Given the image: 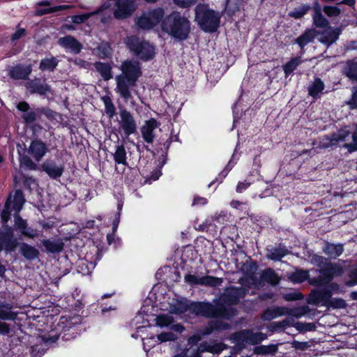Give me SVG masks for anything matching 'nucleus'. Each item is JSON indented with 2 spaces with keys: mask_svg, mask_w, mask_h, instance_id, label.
Masks as SVG:
<instances>
[{
  "mask_svg": "<svg viewBox=\"0 0 357 357\" xmlns=\"http://www.w3.org/2000/svg\"><path fill=\"white\" fill-rule=\"evenodd\" d=\"M201 339L202 337L199 334H194L188 338V344L189 345V347H195V346L197 345Z\"/></svg>",
  "mask_w": 357,
  "mask_h": 357,
  "instance_id": "338daca9",
  "label": "nucleus"
},
{
  "mask_svg": "<svg viewBox=\"0 0 357 357\" xmlns=\"http://www.w3.org/2000/svg\"><path fill=\"white\" fill-rule=\"evenodd\" d=\"M17 313L12 310V305L7 303L0 304V319L3 320H15Z\"/></svg>",
  "mask_w": 357,
  "mask_h": 357,
  "instance_id": "2f4dec72",
  "label": "nucleus"
},
{
  "mask_svg": "<svg viewBox=\"0 0 357 357\" xmlns=\"http://www.w3.org/2000/svg\"><path fill=\"white\" fill-rule=\"evenodd\" d=\"M126 45L135 55L143 61L150 60L155 55L154 47L147 41L140 40L136 36L128 37Z\"/></svg>",
  "mask_w": 357,
  "mask_h": 357,
  "instance_id": "0eeeda50",
  "label": "nucleus"
},
{
  "mask_svg": "<svg viewBox=\"0 0 357 357\" xmlns=\"http://www.w3.org/2000/svg\"><path fill=\"white\" fill-rule=\"evenodd\" d=\"M340 34V30L339 29L328 27L323 31L320 41L330 46L338 39Z\"/></svg>",
  "mask_w": 357,
  "mask_h": 357,
  "instance_id": "5701e85b",
  "label": "nucleus"
},
{
  "mask_svg": "<svg viewBox=\"0 0 357 357\" xmlns=\"http://www.w3.org/2000/svg\"><path fill=\"white\" fill-rule=\"evenodd\" d=\"M24 202L23 193L20 190H16L13 197L11 195L8 197L5 204L4 208L1 213L3 225L6 224L10 218L11 211H13L15 213H18L21 211Z\"/></svg>",
  "mask_w": 357,
  "mask_h": 357,
  "instance_id": "1a4fd4ad",
  "label": "nucleus"
},
{
  "mask_svg": "<svg viewBox=\"0 0 357 357\" xmlns=\"http://www.w3.org/2000/svg\"><path fill=\"white\" fill-rule=\"evenodd\" d=\"M351 109L357 108V87L352 89V97L347 102Z\"/></svg>",
  "mask_w": 357,
  "mask_h": 357,
  "instance_id": "774afa93",
  "label": "nucleus"
},
{
  "mask_svg": "<svg viewBox=\"0 0 357 357\" xmlns=\"http://www.w3.org/2000/svg\"><path fill=\"white\" fill-rule=\"evenodd\" d=\"M278 344L261 345L255 347L254 352L257 354H273L278 350Z\"/></svg>",
  "mask_w": 357,
  "mask_h": 357,
  "instance_id": "a18cd8bd",
  "label": "nucleus"
},
{
  "mask_svg": "<svg viewBox=\"0 0 357 357\" xmlns=\"http://www.w3.org/2000/svg\"><path fill=\"white\" fill-rule=\"evenodd\" d=\"M43 169L52 178H59L63 172V167L57 165L54 161L46 160L42 165Z\"/></svg>",
  "mask_w": 357,
  "mask_h": 357,
  "instance_id": "412c9836",
  "label": "nucleus"
},
{
  "mask_svg": "<svg viewBox=\"0 0 357 357\" xmlns=\"http://www.w3.org/2000/svg\"><path fill=\"white\" fill-rule=\"evenodd\" d=\"M3 227L6 229V232L3 234V247L6 251H13L17 245V239L13 238V231L11 227H8L5 225Z\"/></svg>",
  "mask_w": 357,
  "mask_h": 357,
  "instance_id": "4be33fe9",
  "label": "nucleus"
},
{
  "mask_svg": "<svg viewBox=\"0 0 357 357\" xmlns=\"http://www.w3.org/2000/svg\"><path fill=\"white\" fill-rule=\"evenodd\" d=\"M316 273H319L320 276L309 279V284L314 286H319L324 283L331 282L335 275H341L342 271L337 265L331 263H327L324 268L320 270H315Z\"/></svg>",
  "mask_w": 357,
  "mask_h": 357,
  "instance_id": "9b49d317",
  "label": "nucleus"
},
{
  "mask_svg": "<svg viewBox=\"0 0 357 357\" xmlns=\"http://www.w3.org/2000/svg\"><path fill=\"white\" fill-rule=\"evenodd\" d=\"M331 291L326 288L312 290L307 298V303L311 305L326 306L330 301Z\"/></svg>",
  "mask_w": 357,
  "mask_h": 357,
  "instance_id": "ddd939ff",
  "label": "nucleus"
},
{
  "mask_svg": "<svg viewBox=\"0 0 357 357\" xmlns=\"http://www.w3.org/2000/svg\"><path fill=\"white\" fill-rule=\"evenodd\" d=\"M164 15L165 10L162 8L149 10L135 19V24L141 29L149 30L162 23Z\"/></svg>",
  "mask_w": 357,
  "mask_h": 357,
  "instance_id": "6e6552de",
  "label": "nucleus"
},
{
  "mask_svg": "<svg viewBox=\"0 0 357 357\" xmlns=\"http://www.w3.org/2000/svg\"><path fill=\"white\" fill-rule=\"evenodd\" d=\"M227 346L222 342H215L213 341H204L195 347V351L198 352L200 356L204 353L208 352L213 354H218L223 350L227 349Z\"/></svg>",
  "mask_w": 357,
  "mask_h": 357,
  "instance_id": "4468645a",
  "label": "nucleus"
},
{
  "mask_svg": "<svg viewBox=\"0 0 357 357\" xmlns=\"http://www.w3.org/2000/svg\"><path fill=\"white\" fill-rule=\"evenodd\" d=\"M60 46L73 54H78L82 49V45L75 38L67 36L60 38L58 40Z\"/></svg>",
  "mask_w": 357,
  "mask_h": 357,
  "instance_id": "aec40b11",
  "label": "nucleus"
},
{
  "mask_svg": "<svg viewBox=\"0 0 357 357\" xmlns=\"http://www.w3.org/2000/svg\"><path fill=\"white\" fill-rule=\"evenodd\" d=\"M283 315H297L294 309H291L285 307H275L273 308H267L264 310L261 315V319L264 321H270L273 319L280 317Z\"/></svg>",
  "mask_w": 357,
  "mask_h": 357,
  "instance_id": "2eb2a0df",
  "label": "nucleus"
},
{
  "mask_svg": "<svg viewBox=\"0 0 357 357\" xmlns=\"http://www.w3.org/2000/svg\"><path fill=\"white\" fill-rule=\"evenodd\" d=\"M113 155L116 164L128 165L126 160V152L123 145H119L116 146V151Z\"/></svg>",
  "mask_w": 357,
  "mask_h": 357,
  "instance_id": "4c0bfd02",
  "label": "nucleus"
},
{
  "mask_svg": "<svg viewBox=\"0 0 357 357\" xmlns=\"http://www.w3.org/2000/svg\"><path fill=\"white\" fill-rule=\"evenodd\" d=\"M82 322L79 315L73 317H61L58 324V327L63 331L62 338L68 340L74 338L78 334V327Z\"/></svg>",
  "mask_w": 357,
  "mask_h": 357,
  "instance_id": "9d476101",
  "label": "nucleus"
},
{
  "mask_svg": "<svg viewBox=\"0 0 357 357\" xmlns=\"http://www.w3.org/2000/svg\"><path fill=\"white\" fill-rule=\"evenodd\" d=\"M344 251L343 245L327 243L323 248V252L329 257L335 259L340 256Z\"/></svg>",
  "mask_w": 357,
  "mask_h": 357,
  "instance_id": "393cba45",
  "label": "nucleus"
},
{
  "mask_svg": "<svg viewBox=\"0 0 357 357\" xmlns=\"http://www.w3.org/2000/svg\"><path fill=\"white\" fill-rule=\"evenodd\" d=\"M92 13H84L82 15H77L72 17V22L75 24H81L88 20Z\"/></svg>",
  "mask_w": 357,
  "mask_h": 357,
  "instance_id": "0e129e2a",
  "label": "nucleus"
},
{
  "mask_svg": "<svg viewBox=\"0 0 357 357\" xmlns=\"http://www.w3.org/2000/svg\"><path fill=\"white\" fill-rule=\"evenodd\" d=\"M96 264L93 262H89L84 259H80L77 264V272L82 275L91 274L95 268Z\"/></svg>",
  "mask_w": 357,
  "mask_h": 357,
  "instance_id": "c9c22d12",
  "label": "nucleus"
},
{
  "mask_svg": "<svg viewBox=\"0 0 357 357\" xmlns=\"http://www.w3.org/2000/svg\"><path fill=\"white\" fill-rule=\"evenodd\" d=\"M58 64V60L54 57L45 58L41 60L40 63V69L42 70H50L52 71L56 67Z\"/></svg>",
  "mask_w": 357,
  "mask_h": 357,
  "instance_id": "c03bdc74",
  "label": "nucleus"
},
{
  "mask_svg": "<svg viewBox=\"0 0 357 357\" xmlns=\"http://www.w3.org/2000/svg\"><path fill=\"white\" fill-rule=\"evenodd\" d=\"M20 253L28 260H33L38 257V250L34 247L26 243H22L20 246Z\"/></svg>",
  "mask_w": 357,
  "mask_h": 357,
  "instance_id": "7c9ffc66",
  "label": "nucleus"
},
{
  "mask_svg": "<svg viewBox=\"0 0 357 357\" xmlns=\"http://www.w3.org/2000/svg\"><path fill=\"white\" fill-rule=\"evenodd\" d=\"M30 87L32 89L33 92L38 93L40 95H45L50 91V88L47 84L31 82Z\"/></svg>",
  "mask_w": 357,
  "mask_h": 357,
  "instance_id": "8fccbe9b",
  "label": "nucleus"
},
{
  "mask_svg": "<svg viewBox=\"0 0 357 357\" xmlns=\"http://www.w3.org/2000/svg\"><path fill=\"white\" fill-rule=\"evenodd\" d=\"M173 1L178 7L185 8L195 4L197 0H173Z\"/></svg>",
  "mask_w": 357,
  "mask_h": 357,
  "instance_id": "69168bd1",
  "label": "nucleus"
},
{
  "mask_svg": "<svg viewBox=\"0 0 357 357\" xmlns=\"http://www.w3.org/2000/svg\"><path fill=\"white\" fill-rule=\"evenodd\" d=\"M31 72V67L30 65L28 66H16L10 70V76L17 79H26L29 75Z\"/></svg>",
  "mask_w": 357,
  "mask_h": 357,
  "instance_id": "b1692460",
  "label": "nucleus"
},
{
  "mask_svg": "<svg viewBox=\"0 0 357 357\" xmlns=\"http://www.w3.org/2000/svg\"><path fill=\"white\" fill-rule=\"evenodd\" d=\"M310 261L312 264L316 265L319 268H324V266L328 263L326 259L317 255H313L311 257Z\"/></svg>",
  "mask_w": 357,
  "mask_h": 357,
  "instance_id": "680f3d73",
  "label": "nucleus"
},
{
  "mask_svg": "<svg viewBox=\"0 0 357 357\" xmlns=\"http://www.w3.org/2000/svg\"><path fill=\"white\" fill-rule=\"evenodd\" d=\"M191 312L206 317H219L216 320L214 328L217 330H226L230 328V325L225 323L222 319H230L236 314V310L231 305H228L224 309L217 307L208 303H192L188 306Z\"/></svg>",
  "mask_w": 357,
  "mask_h": 357,
  "instance_id": "f03ea898",
  "label": "nucleus"
},
{
  "mask_svg": "<svg viewBox=\"0 0 357 357\" xmlns=\"http://www.w3.org/2000/svg\"><path fill=\"white\" fill-rule=\"evenodd\" d=\"M223 282L222 278L211 275L202 276V286L215 287H219Z\"/></svg>",
  "mask_w": 357,
  "mask_h": 357,
  "instance_id": "58836bf2",
  "label": "nucleus"
},
{
  "mask_svg": "<svg viewBox=\"0 0 357 357\" xmlns=\"http://www.w3.org/2000/svg\"><path fill=\"white\" fill-rule=\"evenodd\" d=\"M301 63V60L299 57L291 59L285 65L283 66V70L286 76L293 73L294 70Z\"/></svg>",
  "mask_w": 357,
  "mask_h": 357,
  "instance_id": "de8ad7c7",
  "label": "nucleus"
},
{
  "mask_svg": "<svg viewBox=\"0 0 357 357\" xmlns=\"http://www.w3.org/2000/svg\"><path fill=\"white\" fill-rule=\"evenodd\" d=\"M119 69L121 73L115 77V91L124 100L128 101L132 98V89L136 86L138 79L142 76V66L139 61L126 60L122 62Z\"/></svg>",
  "mask_w": 357,
  "mask_h": 357,
  "instance_id": "f257e3e1",
  "label": "nucleus"
},
{
  "mask_svg": "<svg viewBox=\"0 0 357 357\" xmlns=\"http://www.w3.org/2000/svg\"><path fill=\"white\" fill-rule=\"evenodd\" d=\"M314 14L312 16L314 24L317 27H327L328 20L321 13V8L318 2H315L313 6Z\"/></svg>",
  "mask_w": 357,
  "mask_h": 357,
  "instance_id": "cd10ccee",
  "label": "nucleus"
},
{
  "mask_svg": "<svg viewBox=\"0 0 357 357\" xmlns=\"http://www.w3.org/2000/svg\"><path fill=\"white\" fill-rule=\"evenodd\" d=\"M313 39V36L310 33H305L296 39V43L301 47H303L311 42Z\"/></svg>",
  "mask_w": 357,
  "mask_h": 357,
  "instance_id": "bf43d9fd",
  "label": "nucleus"
},
{
  "mask_svg": "<svg viewBox=\"0 0 357 357\" xmlns=\"http://www.w3.org/2000/svg\"><path fill=\"white\" fill-rule=\"evenodd\" d=\"M43 245L45 247L47 252L50 253H56L62 250L63 243L59 239H47L42 241Z\"/></svg>",
  "mask_w": 357,
  "mask_h": 357,
  "instance_id": "c85d7f7f",
  "label": "nucleus"
},
{
  "mask_svg": "<svg viewBox=\"0 0 357 357\" xmlns=\"http://www.w3.org/2000/svg\"><path fill=\"white\" fill-rule=\"evenodd\" d=\"M289 279L295 284L301 283L306 280H309V272L304 270H296L289 275Z\"/></svg>",
  "mask_w": 357,
  "mask_h": 357,
  "instance_id": "e433bc0d",
  "label": "nucleus"
},
{
  "mask_svg": "<svg viewBox=\"0 0 357 357\" xmlns=\"http://www.w3.org/2000/svg\"><path fill=\"white\" fill-rule=\"evenodd\" d=\"M40 112H42V111L40 109H37L34 111H29L23 114L22 118L26 123H31L36 120L38 114Z\"/></svg>",
  "mask_w": 357,
  "mask_h": 357,
  "instance_id": "13d9d810",
  "label": "nucleus"
},
{
  "mask_svg": "<svg viewBox=\"0 0 357 357\" xmlns=\"http://www.w3.org/2000/svg\"><path fill=\"white\" fill-rule=\"evenodd\" d=\"M104 105L105 113L109 118H113L116 114L115 107L109 96H105L101 98Z\"/></svg>",
  "mask_w": 357,
  "mask_h": 357,
  "instance_id": "79ce46f5",
  "label": "nucleus"
},
{
  "mask_svg": "<svg viewBox=\"0 0 357 357\" xmlns=\"http://www.w3.org/2000/svg\"><path fill=\"white\" fill-rule=\"evenodd\" d=\"M289 253L285 247L274 248L268 250L267 258L273 261H280L282 257Z\"/></svg>",
  "mask_w": 357,
  "mask_h": 357,
  "instance_id": "473e14b6",
  "label": "nucleus"
},
{
  "mask_svg": "<svg viewBox=\"0 0 357 357\" xmlns=\"http://www.w3.org/2000/svg\"><path fill=\"white\" fill-rule=\"evenodd\" d=\"M333 146H342L350 152L357 151V126L351 135L350 131L344 128L331 136L324 137L320 142V146L324 149Z\"/></svg>",
  "mask_w": 357,
  "mask_h": 357,
  "instance_id": "20e7f679",
  "label": "nucleus"
},
{
  "mask_svg": "<svg viewBox=\"0 0 357 357\" xmlns=\"http://www.w3.org/2000/svg\"><path fill=\"white\" fill-rule=\"evenodd\" d=\"M283 298L287 301H298L303 298V295L299 291L294 290L284 294Z\"/></svg>",
  "mask_w": 357,
  "mask_h": 357,
  "instance_id": "6e6d98bb",
  "label": "nucleus"
},
{
  "mask_svg": "<svg viewBox=\"0 0 357 357\" xmlns=\"http://www.w3.org/2000/svg\"><path fill=\"white\" fill-rule=\"evenodd\" d=\"M245 295L244 291L242 289L237 288H231L227 291L226 296H231V298H228V301H229L231 304H234L237 303L240 298V296H243Z\"/></svg>",
  "mask_w": 357,
  "mask_h": 357,
  "instance_id": "37998d69",
  "label": "nucleus"
},
{
  "mask_svg": "<svg viewBox=\"0 0 357 357\" xmlns=\"http://www.w3.org/2000/svg\"><path fill=\"white\" fill-rule=\"evenodd\" d=\"M173 321V317L169 314H160L155 319L156 326L161 328H169Z\"/></svg>",
  "mask_w": 357,
  "mask_h": 357,
  "instance_id": "49530a36",
  "label": "nucleus"
},
{
  "mask_svg": "<svg viewBox=\"0 0 357 357\" xmlns=\"http://www.w3.org/2000/svg\"><path fill=\"white\" fill-rule=\"evenodd\" d=\"M144 350L148 351L151 348L155 347L157 344H160L157 336L151 335L149 337H142Z\"/></svg>",
  "mask_w": 357,
  "mask_h": 357,
  "instance_id": "09e8293b",
  "label": "nucleus"
},
{
  "mask_svg": "<svg viewBox=\"0 0 357 357\" xmlns=\"http://www.w3.org/2000/svg\"><path fill=\"white\" fill-rule=\"evenodd\" d=\"M252 183V181L245 180L244 181H239L236 187V191L238 193H242L245 190H247L250 185Z\"/></svg>",
  "mask_w": 357,
  "mask_h": 357,
  "instance_id": "e2e57ef3",
  "label": "nucleus"
},
{
  "mask_svg": "<svg viewBox=\"0 0 357 357\" xmlns=\"http://www.w3.org/2000/svg\"><path fill=\"white\" fill-rule=\"evenodd\" d=\"M58 335H48L44 336L40 340V344H36L31 348V357H40L43 356L49 346L55 343L58 340Z\"/></svg>",
  "mask_w": 357,
  "mask_h": 357,
  "instance_id": "f3484780",
  "label": "nucleus"
},
{
  "mask_svg": "<svg viewBox=\"0 0 357 357\" xmlns=\"http://www.w3.org/2000/svg\"><path fill=\"white\" fill-rule=\"evenodd\" d=\"M219 13L209 8L208 5L198 4L195 8V21L205 32H215L220 21Z\"/></svg>",
  "mask_w": 357,
  "mask_h": 357,
  "instance_id": "39448f33",
  "label": "nucleus"
},
{
  "mask_svg": "<svg viewBox=\"0 0 357 357\" xmlns=\"http://www.w3.org/2000/svg\"><path fill=\"white\" fill-rule=\"evenodd\" d=\"M96 52L100 59H106L112 55V50L109 44L102 43L96 49Z\"/></svg>",
  "mask_w": 357,
  "mask_h": 357,
  "instance_id": "a19ab883",
  "label": "nucleus"
},
{
  "mask_svg": "<svg viewBox=\"0 0 357 357\" xmlns=\"http://www.w3.org/2000/svg\"><path fill=\"white\" fill-rule=\"evenodd\" d=\"M15 228L19 230L20 233L30 238L38 236V231L31 227H29L26 220L22 219L18 213L14 215Z\"/></svg>",
  "mask_w": 357,
  "mask_h": 357,
  "instance_id": "a211bd4d",
  "label": "nucleus"
},
{
  "mask_svg": "<svg viewBox=\"0 0 357 357\" xmlns=\"http://www.w3.org/2000/svg\"><path fill=\"white\" fill-rule=\"evenodd\" d=\"M159 125V123L155 119H151L145 121L144 124L141 128V132L146 142L151 144L153 142L155 137L153 131Z\"/></svg>",
  "mask_w": 357,
  "mask_h": 357,
  "instance_id": "6ab92c4d",
  "label": "nucleus"
},
{
  "mask_svg": "<svg viewBox=\"0 0 357 357\" xmlns=\"http://www.w3.org/2000/svg\"><path fill=\"white\" fill-rule=\"evenodd\" d=\"M324 84L320 78H315L308 86V93L314 99L320 98L324 89Z\"/></svg>",
  "mask_w": 357,
  "mask_h": 357,
  "instance_id": "bb28decb",
  "label": "nucleus"
},
{
  "mask_svg": "<svg viewBox=\"0 0 357 357\" xmlns=\"http://www.w3.org/2000/svg\"><path fill=\"white\" fill-rule=\"evenodd\" d=\"M261 278L271 285H276L280 282V278L271 268H266L263 271Z\"/></svg>",
  "mask_w": 357,
  "mask_h": 357,
  "instance_id": "72a5a7b5",
  "label": "nucleus"
},
{
  "mask_svg": "<svg viewBox=\"0 0 357 357\" xmlns=\"http://www.w3.org/2000/svg\"><path fill=\"white\" fill-rule=\"evenodd\" d=\"M94 66L104 80L107 81L112 78V67L109 63L96 62Z\"/></svg>",
  "mask_w": 357,
  "mask_h": 357,
  "instance_id": "c756f323",
  "label": "nucleus"
},
{
  "mask_svg": "<svg viewBox=\"0 0 357 357\" xmlns=\"http://www.w3.org/2000/svg\"><path fill=\"white\" fill-rule=\"evenodd\" d=\"M47 151L46 144L38 139L33 140L28 148V153L37 162L42 160Z\"/></svg>",
  "mask_w": 357,
  "mask_h": 357,
  "instance_id": "dca6fc26",
  "label": "nucleus"
},
{
  "mask_svg": "<svg viewBox=\"0 0 357 357\" xmlns=\"http://www.w3.org/2000/svg\"><path fill=\"white\" fill-rule=\"evenodd\" d=\"M238 158H236L235 153L232 155L231 159L228 162L227 165L225 167V169L218 174V176L215 178V181H213L211 182L208 185L209 187H211L215 182H218L219 183H221L224 178L227 176L229 171L232 169V167L234 166L235 163L234 162V160H238Z\"/></svg>",
  "mask_w": 357,
  "mask_h": 357,
  "instance_id": "f704fd0d",
  "label": "nucleus"
},
{
  "mask_svg": "<svg viewBox=\"0 0 357 357\" xmlns=\"http://www.w3.org/2000/svg\"><path fill=\"white\" fill-rule=\"evenodd\" d=\"M119 123L120 128L124 134L128 137L137 131V123L132 114L126 109H121L119 111Z\"/></svg>",
  "mask_w": 357,
  "mask_h": 357,
  "instance_id": "f8f14e48",
  "label": "nucleus"
},
{
  "mask_svg": "<svg viewBox=\"0 0 357 357\" xmlns=\"http://www.w3.org/2000/svg\"><path fill=\"white\" fill-rule=\"evenodd\" d=\"M346 306L347 303L344 300L337 298H332V296L330 298V301L326 305L328 307H332L334 309H342Z\"/></svg>",
  "mask_w": 357,
  "mask_h": 357,
  "instance_id": "5fc2aeb1",
  "label": "nucleus"
},
{
  "mask_svg": "<svg viewBox=\"0 0 357 357\" xmlns=\"http://www.w3.org/2000/svg\"><path fill=\"white\" fill-rule=\"evenodd\" d=\"M185 282L190 285H201L202 286V276H198L192 274H186L184 277Z\"/></svg>",
  "mask_w": 357,
  "mask_h": 357,
  "instance_id": "4d7b16f0",
  "label": "nucleus"
},
{
  "mask_svg": "<svg viewBox=\"0 0 357 357\" xmlns=\"http://www.w3.org/2000/svg\"><path fill=\"white\" fill-rule=\"evenodd\" d=\"M157 337L160 344L168 341H174L178 339V335L172 331L163 332L160 334H158Z\"/></svg>",
  "mask_w": 357,
  "mask_h": 357,
  "instance_id": "864d4df0",
  "label": "nucleus"
},
{
  "mask_svg": "<svg viewBox=\"0 0 357 357\" xmlns=\"http://www.w3.org/2000/svg\"><path fill=\"white\" fill-rule=\"evenodd\" d=\"M267 338L265 333H254L252 330H242L230 335L229 340L234 344L233 349L236 351H241L245 345H255L259 344Z\"/></svg>",
  "mask_w": 357,
  "mask_h": 357,
  "instance_id": "423d86ee",
  "label": "nucleus"
},
{
  "mask_svg": "<svg viewBox=\"0 0 357 357\" xmlns=\"http://www.w3.org/2000/svg\"><path fill=\"white\" fill-rule=\"evenodd\" d=\"M161 29L171 37L178 40H185L190 31L188 18L178 11H173L163 19Z\"/></svg>",
  "mask_w": 357,
  "mask_h": 357,
  "instance_id": "7ed1b4c3",
  "label": "nucleus"
},
{
  "mask_svg": "<svg viewBox=\"0 0 357 357\" xmlns=\"http://www.w3.org/2000/svg\"><path fill=\"white\" fill-rule=\"evenodd\" d=\"M343 74L351 81H357V61L349 60L344 63Z\"/></svg>",
  "mask_w": 357,
  "mask_h": 357,
  "instance_id": "a878e982",
  "label": "nucleus"
},
{
  "mask_svg": "<svg viewBox=\"0 0 357 357\" xmlns=\"http://www.w3.org/2000/svg\"><path fill=\"white\" fill-rule=\"evenodd\" d=\"M172 357H202L195 351V347H188L177 350Z\"/></svg>",
  "mask_w": 357,
  "mask_h": 357,
  "instance_id": "ea45409f",
  "label": "nucleus"
},
{
  "mask_svg": "<svg viewBox=\"0 0 357 357\" xmlns=\"http://www.w3.org/2000/svg\"><path fill=\"white\" fill-rule=\"evenodd\" d=\"M323 11L328 17H336L340 13V9L337 6H326L323 8Z\"/></svg>",
  "mask_w": 357,
  "mask_h": 357,
  "instance_id": "052dcab7",
  "label": "nucleus"
},
{
  "mask_svg": "<svg viewBox=\"0 0 357 357\" xmlns=\"http://www.w3.org/2000/svg\"><path fill=\"white\" fill-rule=\"evenodd\" d=\"M20 163L22 167H25L31 170H35L37 169V165L27 155H20Z\"/></svg>",
  "mask_w": 357,
  "mask_h": 357,
  "instance_id": "603ef678",
  "label": "nucleus"
},
{
  "mask_svg": "<svg viewBox=\"0 0 357 357\" xmlns=\"http://www.w3.org/2000/svg\"><path fill=\"white\" fill-rule=\"evenodd\" d=\"M310 6L307 5H303L298 8H295L294 10L289 13V15L295 18L298 19L304 16L307 12L310 10Z\"/></svg>",
  "mask_w": 357,
  "mask_h": 357,
  "instance_id": "3c124183",
  "label": "nucleus"
}]
</instances>
